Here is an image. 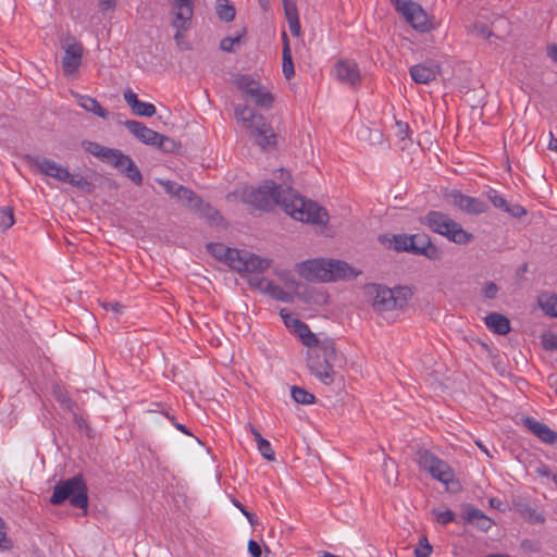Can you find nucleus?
Returning a JSON list of instances; mask_svg holds the SVG:
<instances>
[{"label": "nucleus", "mask_w": 557, "mask_h": 557, "mask_svg": "<svg viewBox=\"0 0 557 557\" xmlns=\"http://www.w3.org/2000/svg\"><path fill=\"white\" fill-rule=\"evenodd\" d=\"M283 184L277 185L272 181L265 182L262 186L251 189L247 195V201L256 208L269 210L278 205L294 220L308 224L324 226L329 222V214L324 208L315 201L308 200L295 193L286 181L290 175L283 169H280Z\"/></svg>", "instance_id": "nucleus-1"}, {"label": "nucleus", "mask_w": 557, "mask_h": 557, "mask_svg": "<svg viewBox=\"0 0 557 557\" xmlns=\"http://www.w3.org/2000/svg\"><path fill=\"white\" fill-rule=\"evenodd\" d=\"M300 277L309 282H332L343 278H354L360 271L347 262L333 259H310L296 264Z\"/></svg>", "instance_id": "nucleus-2"}, {"label": "nucleus", "mask_w": 557, "mask_h": 557, "mask_svg": "<svg viewBox=\"0 0 557 557\" xmlns=\"http://www.w3.org/2000/svg\"><path fill=\"white\" fill-rule=\"evenodd\" d=\"M208 249L215 258L223 260L240 274L263 272L271 265L270 259L261 258L247 250L228 248L222 244H210Z\"/></svg>", "instance_id": "nucleus-3"}, {"label": "nucleus", "mask_w": 557, "mask_h": 557, "mask_svg": "<svg viewBox=\"0 0 557 557\" xmlns=\"http://www.w3.org/2000/svg\"><path fill=\"white\" fill-rule=\"evenodd\" d=\"M234 113L237 122L243 124L261 149L276 145L277 136L271 124L262 114H257L246 104L236 106Z\"/></svg>", "instance_id": "nucleus-4"}, {"label": "nucleus", "mask_w": 557, "mask_h": 557, "mask_svg": "<svg viewBox=\"0 0 557 557\" xmlns=\"http://www.w3.org/2000/svg\"><path fill=\"white\" fill-rule=\"evenodd\" d=\"M364 294L371 300V306L377 313L404 308L411 296V292L407 287L397 286L389 288L375 283L366 285Z\"/></svg>", "instance_id": "nucleus-5"}, {"label": "nucleus", "mask_w": 557, "mask_h": 557, "mask_svg": "<svg viewBox=\"0 0 557 557\" xmlns=\"http://www.w3.org/2000/svg\"><path fill=\"white\" fill-rule=\"evenodd\" d=\"M421 223L449 242L457 245H466L473 240V235L453 220L448 214L441 211H429L422 219Z\"/></svg>", "instance_id": "nucleus-6"}, {"label": "nucleus", "mask_w": 557, "mask_h": 557, "mask_svg": "<svg viewBox=\"0 0 557 557\" xmlns=\"http://www.w3.org/2000/svg\"><path fill=\"white\" fill-rule=\"evenodd\" d=\"M335 356V346L333 341L325 338L321 344L308 349L307 366L321 383L330 385L334 381V371L331 360Z\"/></svg>", "instance_id": "nucleus-7"}, {"label": "nucleus", "mask_w": 557, "mask_h": 557, "mask_svg": "<svg viewBox=\"0 0 557 557\" xmlns=\"http://www.w3.org/2000/svg\"><path fill=\"white\" fill-rule=\"evenodd\" d=\"M66 499L75 508H87V488L81 476H73L54 486L50 503L52 505H61Z\"/></svg>", "instance_id": "nucleus-8"}, {"label": "nucleus", "mask_w": 557, "mask_h": 557, "mask_svg": "<svg viewBox=\"0 0 557 557\" xmlns=\"http://www.w3.org/2000/svg\"><path fill=\"white\" fill-rule=\"evenodd\" d=\"M233 84L243 94V96L252 101L255 106L265 110L273 106V95L252 76L247 74L237 75L234 77Z\"/></svg>", "instance_id": "nucleus-9"}, {"label": "nucleus", "mask_w": 557, "mask_h": 557, "mask_svg": "<svg viewBox=\"0 0 557 557\" xmlns=\"http://www.w3.org/2000/svg\"><path fill=\"white\" fill-rule=\"evenodd\" d=\"M394 5L413 29L420 33L433 29L429 14L419 3L412 0H394Z\"/></svg>", "instance_id": "nucleus-10"}, {"label": "nucleus", "mask_w": 557, "mask_h": 557, "mask_svg": "<svg viewBox=\"0 0 557 557\" xmlns=\"http://www.w3.org/2000/svg\"><path fill=\"white\" fill-rule=\"evenodd\" d=\"M418 462L420 468L426 471L434 480H437L445 485L454 482L455 472L451 467L431 451H420Z\"/></svg>", "instance_id": "nucleus-11"}, {"label": "nucleus", "mask_w": 557, "mask_h": 557, "mask_svg": "<svg viewBox=\"0 0 557 557\" xmlns=\"http://www.w3.org/2000/svg\"><path fill=\"white\" fill-rule=\"evenodd\" d=\"M261 272L258 273H248L250 276L248 277V283L251 287L260 290L263 294L269 295L275 300L283 302H290L294 299V296L289 290L285 287H281L271 280L260 276Z\"/></svg>", "instance_id": "nucleus-12"}, {"label": "nucleus", "mask_w": 557, "mask_h": 557, "mask_svg": "<svg viewBox=\"0 0 557 557\" xmlns=\"http://www.w3.org/2000/svg\"><path fill=\"white\" fill-rule=\"evenodd\" d=\"M126 128L141 143L146 145L157 146V147H165V143H171V140L159 134L158 132L147 127L143 123L134 120H128L125 123Z\"/></svg>", "instance_id": "nucleus-13"}, {"label": "nucleus", "mask_w": 557, "mask_h": 557, "mask_svg": "<svg viewBox=\"0 0 557 557\" xmlns=\"http://www.w3.org/2000/svg\"><path fill=\"white\" fill-rule=\"evenodd\" d=\"M448 198L454 207L468 214L478 215L487 210V205L483 200L463 195L459 190H451Z\"/></svg>", "instance_id": "nucleus-14"}, {"label": "nucleus", "mask_w": 557, "mask_h": 557, "mask_svg": "<svg viewBox=\"0 0 557 557\" xmlns=\"http://www.w3.org/2000/svg\"><path fill=\"white\" fill-rule=\"evenodd\" d=\"M173 21L172 25L177 30L176 38L182 30L187 29L194 15L193 0H172Z\"/></svg>", "instance_id": "nucleus-15"}, {"label": "nucleus", "mask_w": 557, "mask_h": 557, "mask_svg": "<svg viewBox=\"0 0 557 557\" xmlns=\"http://www.w3.org/2000/svg\"><path fill=\"white\" fill-rule=\"evenodd\" d=\"M334 76L342 84L350 87L359 85L361 75L358 64L354 60H339L334 65Z\"/></svg>", "instance_id": "nucleus-16"}, {"label": "nucleus", "mask_w": 557, "mask_h": 557, "mask_svg": "<svg viewBox=\"0 0 557 557\" xmlns=\"http://www.w3.org/2000/svg\"><path fill=\"white\" fill-rule=\"evenodd\" d=\"M412 244L410 252L417 256L426 257L430 260H440L442 258V250L432 243L429 235L419 233L411 235Z\"/></svg>", "instance_id": "nucleus-17"}, {"label": "nucleus", "mask_w": 557, "mask_h": 557, "mask_svg": "<svg viewBox=\"0 0 557 557\" xmlns=\"http://www.w3.org/2000/svg\"><path fill=\"white\" fill-rule=\"evenodd\" d=\"M29 161L30 164L44 175L50 176L60 182L69 178V170L51 159L36 156L29 158Z\"/></svg>", "instance_id": "nucleus-18"}, {"label": "nucleus", "mask_w": 557, "mask_h": 557, "mask_svg": "<svg viewBox=\"0 0 557 557\" xmlns=\"http://www.w3.org/2000/svg\"><path fill=\"white\" fill-rule=\"evenodd\" d=\"M83 58V46L78 42L67 45L62 58V69L66 76L74 77Z\"/></svg>", "instance_id": "nucleus-19"}, {"label": "nucleus", "mask_w": 557, "mask_h": 557, "mask_svg": "<svg viewBox=\"0 0 557 557\" xmlns=\"http://www.w3.org/2000/svg\"><path fill=\"white\" fill-rule=\"evenodd\" d=\"M412 81L417 84H430L440 74V66L433 62L412 65L409 70Z\"/></svg>", "instance_id": "nucleus-20"}, {"label": "nucleus", "mask_w": 557, "mask_h": 557, "mask_svg": "<svg viewBox=\"0 0 557 557\" xmlns=\"http://www.w3.org/2000/svg\"><path fill=\"white\" fill-rule=\"evenodd\" d=\"M178 195L176 198L183 201L189 208L199 211L201 213H206L209 218H213V214H216L209 205L205 203L200 197H198L193 190L182 186L178 188Z\"/></svg>", "instance_id": "nucleus-21"}, {"label": "nucleus", "mask_w": 557, "mask_h": 557, "mask_svg": "<svg viewBox=\"0 0 557 557\" xmlns=\"http://www.w3.org/2000/svg\"><path fill=\"white\" fill-rule=\"evenodd\" d=\"M123 98L133 113L138 116L150 117L156 113V107L150 102L139 100L131 88L124 90Z\"/></svg>", "instance_id": "nucleus-22"}, {"label": "nucleus", "mask_w": 557, "mask_h": 557, "mask_svg": "<svg viewBox=\"0 0 557 557\" xmlns=\"http://www.w3.org/2000/svg\"><path fill=\"white\" fill-rule=\"evenodd\" d=\"M524 426L536 435L541 441L547 444H554L557 441V433L546 424L527 417L523 419Z\"/></svg>", "instance_id": "nucleus-23"}, {"label": "nucleus", "mask_w": 557, "mask_h": 557, "mask_svg": "<svg viewBox=\"0 0 557 557\" xmlns=\"http://www.w3.org/2000/svg\"><path fill=\"white\" fill-rule=\"evenodd\" d=\"M72 96L75 98L77 104L85 111L94 113L101 119L108 117V111L103 109L95 98L78 92H72Z\"/></svg>", "instance_id": "nucleus-24"}, {"label": "nucleus", "mask_w": 557, "mask_h": 557, "mask_svg": "<svg viewBox=\"0 0 557 557\" xmlns=\"http://www.w3.org/2000/svg\"><path fill=\"white\" fill-rule=\"evenodd\" d=\"M486 326L498 335H506L510 332L509 320L500 313H490L484 319Z\"/></svg>", "instance_id": "nucleus-25"}, {"label": "nucleus", "mask_w": 557, "mask_h": 557, "mask_svg": "<svg viewBox=\"0 0 557 557\" xmlns=\"http://www.w3.org/2000/svg\"><path fill=\"white\" fill-rule=\"evenodd\" d=\"M465 520L468 523L474 524L482 531H488L492 527V520L486 517L481 510L468 507L465 510Z\"/></svg>", "instance_id": "nucleus-26"}, {"label": "nucleus", "mask_w": 557, "mask_h": 557, "mask_svg": "<svg viewBox=\"0 0 557 557\" xmlns=\"http://www.w3.org/2000/svg\"><path fill=\"white\" fill-rule=\"evenodd\" d=\"M246 429L249 430V432L252 434L253 440L256 441L257 444V449L261 454V456L267 460H274L275 453L272 448L271 443L268 440L263 438L252 424H247Z\"/></svg>", "instance_id": "nucleus-27"}, {"label": "nucleus", "mask_w": 557, "mask_h": 557, "mask_svg": "<svg viewBox=\"0 0 557 557\" xmlns=\"http://www.w3.org/2000/svg\"><path fill=\"white\" fill-rule=\"evenodd\" d=\"M116 168L126 174V176L134 182L136 185H140L143 182V176L136 164L133 162V160L124 154L121 158V161L116 165Z\"/></svg>", "instance_id": "nucleus-28"}, {"label": "nucleus", "mask_w": 557, "mask_h": 557, "mask_svg": "<svg viewBox=\"0 0 557 557\" xmlns=\"http://www.w3.org/2000/svg\"><path fill=\"white\" fill-rule=\"evenodd\" d=\"M298 326L294 330L293 333H295L301 341V343L308 348H312L319 344L322 343V341H320L315 334H313L309 326L301 321V323H298L297 324Z\"/></svg>", "instance_id": "nucleus-29"}, {"label": "nucleus", "mask_w": 557, "mask_h": 557, "mask_svg": "<svg viewBox=\"0 0 557 557\" xmlns=\"http://www.w3.org/2000/svg\"><path fill=\"white\" fill-rule=\"evenodd\" d=\"M383 243H388V246L395 249L396 251H406L410 252V247L412 244L411 235L407 234H397L392 237L384 236L382 239Z\"/></svg>", "instance_id": "nucleus-30"}, {"label": "nucleus", "mask_w": 557, "mask_h": 557, "mask_svg": "<svg viewBox=\"0 0 557 557\" xmlns=\"http://www.w3.org/2000/svg\"><path fill=\"white\" fill-rule=\"evenodd\" d=\"M282 72L286 79H290L295 74L292 51L287 42L283 47Z\"/></svg>", "instance_id": "nucleus-31"}, {"label": "nucleus", "mask_w": 557, "mask_h": 557, "mask_svg": "<svg viewBox=\"0 0 557 557\" xmlns=\"http://www.w3.org/2000/svg\"><path fill=\"white\" fill-rule=\"evenodd\" d=\"M124 156L120 150L112 149L102 146L101 151H99L97 158L101 159L104 162H108L116 168L119 162L121 161V158Z\"/></svg>", "instance_id": "nucleus-32"}, {"label": "nucleus", "mask_w": 557, "mask_h": 557, "mask_svg": "<svg viewBox=\"0 0 557 557\" xmlns=\"http://www.w3.org/2000/svg\"><path fill=\"white\" fill-rule=\"evenodd\" d=\"M539 302L546 314L557 318V295H542Z\"/></svg>", "instance_id": "nucleus-33"}, {"label": "nucleus", "mask_w": 557, "mask_h": 557, "mask_svg": "<svg viewBox=\"0 0 557 557\" xmlns=\"http://www.w3.org/2000/svg\"><path fill=\"white\" fill-rule=\"evenodd\" d=\"M290 393H292L293 399L298 404L311 405V404H314V401H315L314 395L301 387L293 386Z\"/></svg>", "instance_id": "nucleus-34"}, {"label": "nucleus", "mask_w": 557, "mask_h": 557, "mask_svg": "<svg viewBox=\"0 0 557 557\" xmlns=\"http://www.w3.org/2000/svg\"><path fill=\"white\" fill-rule=\"evenodd\" d=\"M216 14L220 20L231 22L235 17V9L226 0H218Z\"/></svg>", "instance_id": "nucleus-35"}, {"label": "nucleus", "mask_w": 557, "mask_h": 557, "mask_svg": "<svg viewBox=\"0 0 557 557\" xmlns=\"http://www.w3.org/2000/svg\"><path fill=\"white\" fill-rule=\"evenodd\" d=\"M276 275L278 276V278L284 283V287L289 290L292 293V295L294 296V293L297 290L298 288V283L297 281L294 278V276L292 275V273L289 271H280V272H276Z\"/></svg>", "instance_id": "nucleus-36"}, {"label": "nucleus", "mask_w": 557, "mask_h": 557, "mask_svg": "<svg viewBox=\"0 0 557 557\" xmlns=\"http://www.w3.org/2000/svg\"><path fill=\"white\" fill-rule=\"evenodd\" d=\"M432 515L435 517V520L442 525H446L453 522L456 518L455 513L450 509L435 508L432 510Z\"/></svg>", "instance_id": "nucleus-37"}, {"label": "nucleus", "mask_w": 557, "mask_h": 557, "mask_svg": "<svg viewBox=\"0 0 557 557\" xmlns=\"http://www.w3.org/2000/svg\"><path fill=\"white\" fill-rule=\"evenodd\" d=\"M14 215L13 211L9 207H2L0 209V227L2 230H8L14 224Z\"/></svg>", "instance_id": "nucleus-38"}, {"label": "nucleus", "mask_w": 557, "mask_h": 557, "mask_svg": "<svg viewBox=\"0 0 557 557\" xmlns=\"http://www.w3.org/2000/svg\"><path fill=\"white\" fill-rule=\"evenodd\" d=\"M63 183H69L70 185L77 187L82 190H89L90 183L81 175L71 174L69 172V178L64 180Z\"/></svg>", "instance_id": "nucleus-39"}, {"label": "nucleus", "mask_w": 557, "mask_h": 557, "mask_svg": "<svg viewBox=\"0 0 557 557\" xmlns=\"http://www.w3.org/2000/svg\"><path fill=\"white\" fill-rule=\"evenodd\" d=\"M55 398L58 403L69 411H73L75 407V403L71 399L66 392L58 388L54 391Z\"/></svg>", "instance_id": "nucleus-40"}, {"label": "nucleus", "mask_w": 557, "mask_h": 557, "mask_svg": "<svg viewBox=\"0 0 557 557\" xmlns=\"http://www.w3.org/2000/svg\"><path fill=\"white\" fill-rule=\"evenodd\" d=\"M487 198L495 208L500 209L503 211H506V209L509 205L507 202V200L500 194H498L496 190H490L487 193Z\"/></svg>", "instance_id": "nucleus-41"}, {"label": "nucleus", "mask_w": 557, "mask_h": 557, "mask_svg": "<svg viewBox=\"0 0 557 557\" xmlns=\"http://www.w3.org/2000/svg\"><path fill=\"white\" fill-rule=\"evenodd\" d=\"M11 548H12V542L7 535L5 522L0 517V550L5 552Z\"/></svg>", "instance_id": "nucleus-42"}, {"label": "nucleus", "mask_w": 557, "mask_h": 557, "mask_svg": "<svg viewBox=\"0 0 557 557\" xmlns=\"http://www.w3.org/2000/svg\"><path fill=\"white\" fill-rule=\"evenodd\" d=\"M158 183L164 187L165 191L173 196V197H176L178 195V188H182V185H178L174 182H171V181H165V180H158Z\"/></svg>", "instance_id": "nucleus-43"}, {"label": "nucleus", "mask_w": 557, "mask_h": 557, "mask_svg": "<svg viewBox=\"0 0 557 557\" xmlns=\"http://www.w3.org/2000/svg\"><path fill=\"white\" fill-rule=\"evenodd\" d=\"M281 317L284 321V324L287 329H289L292 332L298 326V323H301V321L297 318H294L289 313L286 312V310H281Z\"/></svg>", "instance_id": "nucleus-44"}, {"label": "nucleus", "mask_w": 557, "mask_h": 557, "mask_svg": "<svg viewBox=\"0 0 557 557\" xmlns=\"http://www.w3.org/2000/svg\"><path fill=\"white\" fill-rule=\"evenodd\" d=\"M242 36H235V37H225L220 42V48L223 51L231 52L233 50V47L235 44H238L240 41Z\"/></svg>", "instance_id": "nucleus-45"}, {"label": "nucleus", "mask_w": 557, "mask_h": 557, "mask_svg": "<svg viewBox=\"0 0 557 557\" xmlns=\"http://www.w3.org/2000/svg\"><path fill=\"white\" fill-rule=\"evenodd\" d=\"M543 347L547 350H554L557 348V336L548 333L542 336Z\"/></svg>", "instance_id": "nucleus-46"}, {"label": "nucleus", "mask_w": 557, "mask_h": 557, "mask_svg": "<svg viewBox=\"0 0 557 557\" xmlns=\"http://www.w3.org/2000/svg\"><path fill=\"white\" fill-rule=\"evenodd\" d=\"M513 218H521L527 214V210L520 205H508L506 211Z\"/></svg>", "instance_id": "nucleus-47"}, {"label": "nucleus", "mask_w": 557, "mask_h": 557, "mask_svg": "<svg viewBox=\"0 0 557 557\" xmlns=\"http://www.w3.org/2000/svg\"><path fill=\"white\" fill-rule=\"evenodd\" d=\"M498 288L493 282L487 283L483 288V295L485 298L493 299L496 297Z\"/></svg>", "instance_id": "nucleus-48"}, {"label": "nucleus", "mask_w": 557, "mask_h": 557, "mask_svg": "<svg viewBox=\"0 0 557 557\" xmlns=\"http://www.w3.org/2000/svg\"><path fill=\"white\" fill-rule=\"evenodd\" d=\"M248 552L252 557H261L262 554L260 544L253 540L248 542Z\"/></svg>", "instance_id": "nucleus-49"}, {"label": "nucleus", "mask_w": 557, "mask_h": 557, "mask_svg": "<svg viewBox=\"0 0 557 557\" xmlns=\"http://www.w3.org/2000/svg\"><path fill=\"white\" fill-rule=\"evenodd\" d=\"M287 16H288L289 29H290L292 34L298 36L299 32H300V25H299L297 16L295 15L294 17H292L289 12H287Z\"/></svg>", "instance_id": "nucleus-50"}, {"label": "nucleus", "mask_w": 557, "mask_h": 557, "mask_svg": "<svg viewBox=\"0 0 557 557\" xmlns=\"http://www.w3.org/2000/svg\"><path fill=\"white\" fill-rule=\"evenodd\" d=\"M425 544L420 549H416V557H429L431 554V546L428 541L424 539Z\"/></svg>", "instance_id": "nucleus-51"}, {"label": "nucleus", "mask_w": 557, "mask_h": 557, "mask_svg": "<svg viewBox=\"0 0 557 557\" xmlns=\"http://www.w3.org/2000/svg\"><path fill=\"white\" fill-rule=\"evenodd\" d=\"M116 0H99V9L101 11H108L115 8Z\"/></svg>", "instance_id": "nucleus-52"}, {"label": "nucleus", "mask_w": 557, "mask_h": 557, "mask_svg": "<svg viewBox=\"0 0 557 557\" xmlns=\"http://www.w3.org/2000/svg\"><path fill=\"white\" fill-rule=\"evenodd\" d=\"M474 32L476 33V35L482 36L484 38H490L493 35L492 30H490L485 26H474Z\"/></svg>", "instance_id": "nucleus-53"}, {"label": "nucleus", "mask_w": 557, "mask_h": 557, "mask_svg": "<svg viewBox=\"0 0 557 557\" xmlns=\"http://www.w3.org/2000/svg\"><path fill=\"white\" fill-rule=\"evenodd\" d=\"M101 147H102V146H101L100 144H97V143H88V144H87L86 149H87V151H88L89 153H91L92 156L97 157V156H98V153H99V151H101Z\"/></svg>", "instance_id": "nucleus-54"}, {"label": "nucleus", "mask_w": 557, "mask_h": 557, "mask_svg": "<svg viewBox=\"0 0 557 557\" xmlns=\"http://www.w3.org/2000/svg\"><path fill=\"white\" fill-rule=\"evenodd\" d=\"M72 412H73L74 422L77 424V426L79 429L87 428V423H86V420L84 419V417L82 414L76 413L74 410Z\"/></svg>", "instance_id": "nucleus-55"}, {"label": "nucleus", "mask_w": 557, "mask_h": 557, "mask_svg": "<svg viewBox=\"0 0 557 557\" xmlns=\"http://www.w3.org/2000/svg\"><path fill=\"white\" fill-rule=\"evenodd\" d=\"M235 506L239 508L243 515L249 520L250 523H252L253 515L247 511L239 503H235Z\"/></svg>", "instance_id": "nucleus-56"}, {"label": "nucleus", "mask_w": 557, "mask_h": 557, "mask_svg": "<svg viewBox=\"0 0 557 557\" xmlns=\"http://www.w3.org/2000/svg\"><path fill=\"white\" fill-rule=\"evenodd\" d=\"M537 473H539V475H541V476H546V478H548V476H550V478H552V475H553V474L550 473V471L548 470V468H547V467H541V468H539V469H537Z\"/></svg>", "instance_id": "nucleus-57"}, {"label": "nucleus", "mask_w": 557, "mask_h": 557, "mask_svg": "<svg viewBox=\"0 0 557 557\" xmlns=\"http://www.w3.org/2000/svg\"><path fill=\"white\" fill-rule=\"evenodd\" d=\"M173 425L182 433L186 435H191V433L187 430V428L184 424L174 422Z\"/></svg>", "instance_id": "nucleus-58"}, {"label": "nucleus", "mask_w": 557, "mask_h": 557, "mask_svg": "<svg viewBox=\"0 0 557 557\" xmlns=\"http://www.w3.org/2000/svg\"><path fill=\"white\" fill-rule=\"evenodd\" d=\"M108 308L111 309L113 312L119 313L122 309V306L117 302H112L108 305Z\"/></svg>", "instance_id": "nucleus-59"}, {"label": "nucleus", "mask_w": 557, "mask_h": 557, "mask_svg": "<svg viewBox=\"0 0 557 557\" xmlns=\"http://www.w3.org/2000/svg\"><path fill=\"white\" fill-rule=\"evenodd\" d=\"M552 139L548 144V148L553 151H557V139L553 138V134L550 133Z\"/></svg>", "instance_id": "nucleus-60"}, {"label": "nucleus", "mask_w": 557, "mask_h": 557, "mask_svg": "<svg viewBox=\"0 0 557 557\" xmlns=\"http://www.w3.org/2000/svg\"><path fill=\"white\" fill-rule=\"evenodd\" d=\"M549 55L557 62V47L549 48Z\"/></svg>", "instance_id": "nucleus-61"}, {"label": "nucleus", "mask_w": 557, "mask_h": 557, "mask_svg": "<svg viewBox=\"0 0 557 557\" xmlns=\"http://www.w3.org/2000/svg\"><path fill=\"white\" fill-rule=\"evenodd\" d=\"M398 126H399V129H400L401 132H406V131H408V125H407V124L398 123Z\"/></svg>", "instance_id": "nucleus-62"}, {"label": "nucleus", "mask_w": 557, "mask_h": 557, "mask_svg": "<svg viewBox=\"0 0 557 557\" xmlns=\"http://www.w3.org/2000/svg\"><path fill=\"white\" fill-rule=\"evenodd\" d=\"M552 480H553V482H554V483L556 484V486H557V473H555V474H553V475H552Z\"/></svg>", "instance_id": "nucleus-63"}, {"label": "nucleus", "mask_w": 557, "mask_h": 557, "mask_svg": "<svg viewBox=\"0 0 557 557\" xmlns=\"http://www.w3.org/2000/svg\"><path fill=\"white\" fill-rule=\"evenodd\" d=\"M479 447H480L484 453H486V454H487V449H486L485 447H483V446H482V445H480V444H479Z\"/></svg>", "instance_id": "nucleus-64"}]
</instances>
